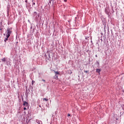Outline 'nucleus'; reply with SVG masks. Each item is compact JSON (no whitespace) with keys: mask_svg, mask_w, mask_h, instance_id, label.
Instances as JSON below:
<instances>
[{"mask_svg":"<svg viewBox=\"0 0 124 124\" xmlns=\"http://www.w3.org/2000/svg\"><path fill=\"white\" fill-rule=\"evenodd\" d=\"M12 33V28H8L7 30V34L6 35V37L9 38L10 36V34Z\"/></svg>","mask_w":124,"mask_h":124,"instance_id":"1","label":"nucleus"},{"mask_svg":"<svg viewBox=\"0 0 124 124\" xmlns=\"http://www.w3.org/2000/svg\"><path fill=\"white\" fill-rule=\"evenodd\" d=\"M54 73L55 74V77H56L55 78H58V76L57 75H60V72H58V71L56 72L55 71H54Z\"/></svg>","mask_w":124,"mask_h":124,"instance_id":"2","label":"nucleus"},{"mask_svg":"<svg viewBox=\"0 0 124 124\" xmlns=\"http://www.w3.org/2000/svg\"><path fill=\"white\" fill-rule=\"evenodd\" d=\"M23 105L24 106H28V105H29V103H28L27 102H24Z\"/></svg>","mask_w":124,"mask_h":124,"instance_id":"3","label":"nucleus"},{"mask_svg":"<svg viewBox=\"0 0 124 124\" xmlns=\"http://www.w3.org/2000/svg\"><path fill=\"white\" fill-rule=\"evenodd\" d=\"M100 71H101L100 69H96V72H98V73H100Z\"/></svg>","mask_w":124,"mask_h":124,"instance_id":"4","label":"nucleus"},{"mask_svg":"<svg viewBox=\"0 0 124 124\" xmlns=\"http://www.w3.org/2000/svg\"><path fill=\"white\" fill-rule=\"evenodd\" d=\"M1 61H2V62H6V59H5V58H3L2 59H1Z\"/></svg>","mask_w":124,"mask_h":124,"instance_id":"5","label":"nucleus"},{"mask_svg":"<svg viewBox=\"0 0 124 124\" xmlns=\"http://www.w3.org/2000/svg\"><path fill=\"white\" fill-rule=\"evenodd\" d=\"M7 40H8V38L7 37V38H5V40H4L5 42H6V41H7Z\"/></svg>","mask_w":124,"mask_h":124,"instance_id":"6","label":"nucleus"},{"mask_svg":"<svg viewBox=\"0 0 124 124\" xmlns=\"http://www.w3.org/2000/svg\"><path fill=\"white\" fill-rule=\"evenodd\" d=\"M43 100H45V101H48V99H46V98H43Z\"/></svg>","mask_w":124,"mask_h":124,"instance_id":"7","label":"nucleus"},{"mask_svg":"<svg viewBox=\"0 0 124 124\" xmlns=\"http://www.w3.org/2000/svg\"><path fill=\"white\" fill-rule=\"evenodd\" d=\"M84 72H85V73H88V72H89V71H84Z\"/></svg>","mask_w":124,"mask_h":124,"instance_id":"8","label":"nucleus"},{"mask_svg":"<svg viewBox=\"0 0 124 124\" xmlns=\"http://www.w3.org/2000/svg\"><path fill=\"white\" fill-rule=\"evenodd\" d=\"M34 83H35V81L32 80V85H33V84H34Z\"/></svg>","mask_w":124,"mask_h":124,"instance_id":"9","label":"nucleus"},{"mask_svg":"<svg viewBox=\"0 0 124 124\" xmlns=\"http://www.w3.org/2000/svg\"><path fill=\"white\" fill-rule=\"evenodd\" d=\"M32 1L33 3V5H35V3L34 2H33V0H32Z\"/></svg>","mask_w":124,"mask_h":124,"instance_id":"10","label":"nucleus"},{"mask_svg":"<svg viewBox=\"0 0 124 124\" xmlns=\"http://www.w3.org/2000/svg\"><path fill=\"white\" fill-rule=\"evenodd\" d=\"M26 109H27V108H24V110H26Z\"/></svg>","mask_w":124,"mask_h":124,"instance_id":"11","label":"nucleus"},{"mask_svg":"<svg viewBox=\"0 0 124 124\" xmlns=\"http://www.w3.org/2000/svg\"><path fill=\"white\" fill-rule=\"evenodd\" d=\"M70 116V114H68V117Z\"/></svg>","mask_w":124,"mask_h":124,"instance_id":"12","label":"nucleus"},{"mask_svg":"<svg viewBox=\"0 0 124 124\" xmlns=\"http://www.w3.org/2000/svg\"><path fill=\"white\" fill-rule=\"evenodd\" d=\"M42 81H43V82H45V80L44 79H42Z\"/></svg>","mask_w":124,"mask_h":124,"instance_id":"13","label":"nucleus"},{"mask_svg":"<svg viewBox=\"0 0 124 124\" xmlns=\"http://www.w3.org/2000/svg\"><path fill=\"white\" fill-rule=\"evenodd\" d=\"M96 58H97V55H95Z\"/></svg>","mask_w":124,"mask_h":124,"instance_id":"14","label":"nucleus"},{"mask_svg":"<svg viewBox=\"0 0 124 124\" xmlns=\"http://www.w3.org/2000/svg\"><path fill=\"white\" fill-rule=\"evenodd\" d=\"M25 2H27V0H26L25 1Z\"/></svg>","mask_w":124,"mask_h":124,"instance_id":"15","label":"nucleus"},{"mask_svg":"<svg viewBox=\"0 0 124 124\" xmlns=\"http://www.w3.org/2000/svg\"><path fill=\"white\" fill-rule=\"evenodd\" d=\"M0 31H1V29H0Z\"/></svg>","mask_w":124,"mask_h":124,"instance_id":"16","label":"nucleus"}]
</instances>
